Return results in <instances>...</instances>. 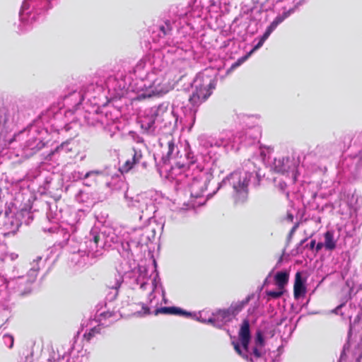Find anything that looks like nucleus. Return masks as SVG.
Returning <instances> with one entry per match:
<instances>
[{"instance_id":"72a5a7b5","label":"nucleus","mask_w":362,"mask_h":362,"mask_svg":"<svg viewBox=\"0 0 362 362\" xmlns=\"http://www.w3.org/2000/svg\"><path fill=\"white\" fill-rule=\"evenodd\" d=\"M357 176L358 178H362V166L358 168Z\"/></svg>"},{"instance_id":"f3484780","label":"nucleus","mask_w":362,"mask_h":362,"mask_svg":"<svg viewBox=\"0 0 362 362\" xmlns=\"http://www.w3.org/2000/svg\"><path fill=\"white\" fill-rule=\"evenodd\" d=\"M324 246L328 250H332L336 247V240L332 231L328 230L325 233Z\"/></svg>"},{"instance_id":"20e7f679","label":"nucleus","mask_w":362,"mask_h":362,"mask_svg":"<svg viewBox=\"0 0 362 362\" xmlns=\"http://www.w3.org/2000/svg\"><path fill=\"white\" fill-rule=\"evenodd\" d=\"M239 340L241 344V346L239 342L233 341L236 352L242 356L243 358H247V354H250L253 356L250 360L252 362H257V361L262 356L263 351L262 348L264 345V340L262 334L260 332H257L255 339V346L252 348V353L249 351V342L250 340V325L247 320H245L241 325L239 331Z\"/></svg>"},{"instance_id":"ddd939ff","label":"nucleus","mask_w":362,"mask_h":362,"mask_svg":"<svg viewBox=\"0 0 362 362\" xmlns=\"http://www.w3.org/2000/svg\"><path fill=\"white\" fill-rule=\"evenodd\" d=\"M30 4H33L34 8L41 9L45 8L49 3L47 0H25L20 11V18L22 21H24V13L29 8Z\"/></svg>"},{"instance_id":"6e6552de","label":"nucleus","mask_w":362,"mask_h":362,"mask_svg":"<svg viewBox=\"0 0 362 362\" xmlns=\"http://www.w3.org/2000/svg\"><path fill=\"white\" fill-rule=\"evenodd\" d=\"M197 139L199 146L205 149L213 147L233 148L235 144L242 142L240 136H235L230 131H223L217 137L203 134L199 135Z\"/></svg>"},{"instance_id":"9d476101","label":"nucleus","mask_w":362,"mask_h":362,"mask_svg":"<svg viewBox=\"0 0 362 362\" xmlns=\"http://www.w3.org/2000/svg\"><path fill=\"white\" fill-rule=\"evenodd\" d=\"M243 305V304H240L235 309L231 307L228 310H218L209 317V322L216 327H221L226 322L230 321L238 311L242 309Z\"/></svg>"},{"instance_id":"a878e982","label":"nucleus","mask_w":362,"mask_h":362,"mask_svg":"<svg viewBox=\"0 0 362 362\" xmlns=\"http://www.w3.org/2000/svg\"><path fill=\"white\" fill-rule=\"evenodd\" d=\"M356 141L358 142V145L361 148V149L359 151L358 154L357 156L360 158H362V132L360 133L356 138Z\"/></svg>"},{"instance_id":"f8f14e48","label":"nucleus","mask_w":362,"mask_h":362,"mask_svg":"<svg viewBox=\"0 0 362 362\" xmlns=\"http://www.w3.org/2000/svg\"><path fill=\"white\" fill-rule=\"evenodd\" d=\"M103 234V242L105 243V247H110L113 244L121 242L122 238L117 234L116 230L112 228H105L100 232Z\"/></svg>"},{"instance_id":"423d86ee","label":"nucleus","mask_w":362,"mask_h":362,"mask_svg":"<svg viewBox=\"0 0 362 362\" xmlns=\"http://www.w3.org/2000/svg\"><path fill=\"white\" fill-rule=\"evenodd\" d=\"M252 173L244 170L234 171L223 180V184L228 183L233 189V197L235 202H243L248 193V185Z\"/></svg>"},{"instance_id":"9b49d317","label":"nucleus","mask_w":362,"mask_h":362,"mask_svg":"<svg viewBox=\"0 0 362 362\" xmlns=\"http://www.w3.org/2000/svg\"><path fill=\"white\" fill-rule=\"evenodd\" d=\"M296 9V6L284 11L282 14L278 15L269 25L264 35L261 37L259 42L254 47V48L251 50L248 55L251 54V53L260 48L263 45L265 40L271 35V33L276 28V27L280 23H281L285 19H286L288 16H290L292 13H293Z\"/></svg>"},{"instance_id":"e433bc0d","label":"nucleus","mask_w":362,"mask_h":362,"mask_svg":"<svg viewBox=\"0 0 362 362\" xmlns=\"http://www.w3.org/2000/svg\"><path fill=\"white\" fill-rule=\"evenodd\" d=\"M179 209L182 210V209H184V208L183 207H179Z\"/></svg>"},{"instance_id":"2f4dec72","label":"nucleus","mask_w":362,"mask_h":362,"mask_svg":"<svg viewBox=\"0 0 362 362\" xmlns=\"http://www.w3.org/2000/svg\"><path fill=\"white\" fill-rule=\"evenodd\" d=\"M122 281V276L120 275H119L118 278L116 279V283L115 284V285L112 286L111 287L112 288L117 289L120 286Z\"/></svg>"},{"instance_id":"0eeeda50","label":"nucleus","mask_w":362,"mask_h":362,"mask_svg":"<svg viewBox=\"0 0 362 362\" xmlns=\"http://www.w3.org/2000/svg\"><path fill=\"white\" fill-rule=\"evenodd\" d=\"M173 111L169 109V104L163 103L146 110L140 119L141 127L146 131L151 132L154 129L156 122L162 123L170 119Z\"/></svg>"},{"instance_id":"7ed1b4c3","label":"nucleus","mask_w":362,"mask_h":362,"mask_svg":"<svg viewBox=\"0 0 362 362\" xmlns=\"http://www.w3.org/2000/svg\"><path fill=\"white\" fill-rule=\"evenodd\" d=\"M137 93V100L160 95L170 90L168 82L160 71L148 73L145 78L136 81L133 89Z\"/></svg>"},{"instance_id":"2eb2a0df","label":"nucleus","mask_w":362,"mask_h":362,"mask_svg":"<svg viewBox=\"0 0 362 362\" xmlns=\"http://www.w3.org/2000/svg\"><path fill=\"white\" fill-rule=\"evenodd\" d=\"M288 158H275L273 163V168L276 172L284 173L286 172L289 168L288 166Z\"/></svg>"},{"instance_id":"4be33fe9","label":"nucleus","mask_w":362,"mask_h":362,"mask_svg":"<svg viewBox=\"0 0 362 362\" xmlns=\"http://www.w3.org/2000/svg\"><path fill=\"white\" fill-rule=\"evenodd\" d=\"M133 151H134V154L132 156V160H134V162L136 164L139 163L143 157L141 151L134 148V149H133Z\"/></svg>"},{"instance_id":"4468645a","label":"nucleus","mask_w":362,"mask_h":362,"mask_svg":"<svg viewBox=\"0 0 362 362\" xmlns=\"http://www.w3.org/2000/svg\"><path fill=\"white\" fill-rule=\"evenodd\" d=\"M305 286L304 281L301 278L300 272H297L295 277L294 283V296L296 298H298L300 296L305 293Z\"/></svg>"},{"instance_id":"f257e3e1","label":"nucleus","mask_w":362,"mask_h":362,"mask_svg":"<svg viewBox=\"0 0 362 362\" xmlns=\"http://www.w3.org/2000/svg\"><path fill=\"white\" fill-rule=\"evenodd\" d=\"M171 175L175 176L177 190L189 189L192 200L189 203H184V206L194 208L204 204L206 199L204 197L210 175L204 171L203 168L191 161L187 168L173 167Z\"/></svg>"},{"instance_id":"b1692460","label":"nucleus","mask_w":362,"mask_h":362,"mask_svg":"<svg viewBox=\"0 0 362 362\" xmlns=\"http://www.w3.org/2000/svg\"><path fill=\"white\" fill-rule=\"evenodd\" d=\"M5 344L9 348L13 345V337L10 334H5L3 337Z\"/></svg>"},{"instance_id":"f704fd0d","label":"nucleus","mask_w":362,"mask_h":362,"mask_svg":"<svg viewBox=\"0 0 362 362\" xmlns=\"http://www.w3.org/2000/svg\"><path fill=\"white\" fill-rule=\"evenodd\" d=\"M75 174H77V176H74V177H76L78 179H85L86 177H84V175H83L82 173L78 172V173H75Z\"/></svg>"},{"instance_id":"7c9ffc66","label":"nucleus","mask_w":362,"mask_h":362,"mask_svg":"<svg viewBox=\"0 0 362 362\" xmlns=\"http://www.w3.org/2000/svg\"><path fill=\"white\" fill-rule=\"evenodd\" d=\"M175 149V144L173 141L168 142V155L169 156H172L173 154V151Z\"/></svg>"},{"instance_id":"39448f33","label":"nucleus","mask_w":362,"mask_h":362,"mask_svg":"<svg viewBox=\"0 0 362 362\" xmlns=\"http://www.w3.org/2000/svg\"><path fill=\"white\" fill-rule=\"evenodd\" d=\"M215 74L212 69H206L199 73L193 82V91L189 98L192 105H198L204 102L215 88Z\"/></svg>"},{"instance_id":"f03ea898","label":"nucleus","mask_w":362,"mask_h":362,"mask_svg":"<svg viewBox=\"0 0 362 362\" xmlns=\"http://www.w3.org/2000/svg\"><path fill=\"white\" fill-rule=\"evenodd\" d=\"M136 273L138 274L136 281L137 284L140 285L142 289H150L152 291L148 296V303L150 307L156 308L155 314H175L182 315H189L190 314L175 307H164L158 308V305L162 304L165 300V291L160 282L158 274L156 268V261L153 260V263L146 265H139L137 268Z\"/></svg>"},{"instance_id":"c756f323","label":"nucleus","mask_w":362,"mask_h":362,"mask_svg":"<svg viewBox=\"0 0 362 362\" xmlns=\"http://www.w3.org/2000/svg\"><path fill=\"white\" fill-rule=\"evenodd\" d=\"M7 288V281L6 279L3 276H0V292L4 289Z\"/></svg>"},{"instance_id":"5701e85b","label":"nucleus","mask_w":362,"mask_h":362,"mask_svg":"<svg viewBox=\"0 0 362 362\" xmlns=\"http://www.w3.org/2000/svg\"><path fill=\"white\" fill-rule=\"evenodd\" d=\"M100 330V327H93L90 329V331L88 333H86L84 334V337L90 340L95 335V334L99 333Z\"/></svg>"},{"instance_id":"1a4fd4ad","label":"nucleus","mask_w":362,"mask_h":362,"mask_svg":"<svg viewBox=\"0 0 362 362\" xmlns=\"http://www.w3.org/2000/svg\"><path fill=\"white\" fill-rule=\"evenodd\" d=\"M103 234L97 229H93L85 242L86 250H78L79 253L86 254L88 257H98L103 255V250L105 247V243L103 242Z\"/></svg>"},{"instance_id":"c9c22d12","label":"nucleus","mask_w":362,"mask_h":362,"mask_svg":"<svg viewBox=\"0 0 362 362\" xmlns=\"http://www.w3.org/2000/svg\"><path fill=\"white\" fill-rule=\"evenodd\" d=\"M316 245V243H315V240H312L310 243V249H314Z\"/></svg>"},{"instance_id":"aec40b11","label":"nucleus","mask_w":362,"mask_h":362,"mask_svg":"<svg viewBox=\"0 0 362 362\" xmlns=\"http://www.w3.org/2000/svg\"><path fill=\"white\" fill-rule=\"evenodd\" d=\"M136 163L134 162V160L132 159H129L126 160L124 164L120 167V171L124 173L129 172L135 165Z\"/></svg>"},{"instance_id":"c85d7f7f","label":"nucleus","mask_w":362,"mask_h":362,"mask_svg":"<svg viewBox=\"0 0 362 362\" xmlns=\"http://www.w3.org/2000/svg\"><path fill=\"white\" fill-rule=\"evenodd\" d=\"M142 310L141 311H139L137 313L138 315H147L150 312H149V308L146 307V305H144V304H142Z\"/></svg>"},{"instance_id":"412c9836","label":"nucleus","mask_w":362,"mask_h":362,"mask_svg":"<svg viewBox=\"0 0 362 362\" xmlns=\"http://www.w3.org/2000/svg\"><path fill=\"white\" fill-rule=\"evenodd\" d=\"M266 293L267 296L272 298H278L283 295L284 290L278 288L277 291H267Z\"/></svg>"},{"instance_id":"a211bd4d","label":"nucleus","mask_w":362,"mask_h":362,"mask_svg":"<svg viewBox=\"0 0 362 362\" xmlns=\"http://www.w3.org/2000/svg\"><path fill=\"white\" fill-rule=\"evenodd\" d=\"M76 228L71 225V226H69L68 227L66 228H61L58 233L59 234H62L63 235V243L64 244H66V242L69 240L70 236H71V233H73L76 231Z\"/></svg>"},{"instance_id":"393cba45","label":"nucleus","mask_w":362,"mask_h":362,"mask_svg":"<svg viewBox=\"0 0 362 362\" xmlns=\"http://www.w3.org/2000/svg\"><path fill=\"white\" fill-rule=\"evenodd\" d=\"M207 313H208L206 311L199 312L198 316L197 317V320L202 322L209 323V317H206Z\"/></svg>"},{"instance_id":"bb28decb","label":"nucleus","mask_w":362,"mask_h":362,"mask_svg":"<svg viewBox=\"0 0 362 362\" xmlns=\"http://www.w3.org/2000/svg\"><path fill=\"white\" fill-rule=\"evenodd\" d=\"M101 174H102V172L100 170H91V171L87 172L84 175V177H89L91 176H98Z\"/></svg>"},{"instance_id":"473e14b6","label":"nucleus","mask_w":362,"mask_h":362,"mask_svg":"<svg viewBox=\"0 0 362 362\" xmlns=\"http://www.w3.org/2000/svg\"><path fill=\"white\" fill-rule=\"evenodd\" d=\"M324 246V243H318L316 245H315V249H316V251H319L320 250L322 247Z\"/></svg>"},{"instance_id":"dca6fc26","label":"nucleus","mask_w":362,"mask_h":362,"mask_svg":"<svg viewBox=\"0 0 362 362\" xmlns=\"http://www.w3.org/2000/svg\"><path fill=\"white\" fill-rule=\"evenodd\" d=\"M289 274L286 271L279 272L275 275V282L278 288L283 289L287 284L288 281Z\"/></svg>"},{"instance_id":"cd10ccee","label":"nucleus","mask_w":362,"mask_h":362,"mask_svg":"<svg viewBox=\"0 0 362 362\" xmlns=\"http://www.w3.org/2000/svg\"><path fill=\"white\" fill-rule=\"evenodd\" d=\"M248 57V55L247 56H245L244 57H242L241 59H238V62H236L235 63H234L232 66H231V69H233L236 67H238V66H240L243 62H244L247 58Z\"/></svg>"},{"instance_id":"6ab92c4d","label":"nucleus","mask_w":362,"mask_h":362,"mask_svg":"<svg viewBox=\"0 0 362 362\" xmlns=\"http://www.w3.org/2000/svg\"><path fill=\"white\" fill-rule=\"evenodd\" d=\"M41 257H38L37 258L36 260H34L33 262V267L30 269V272H28V277H29V281L30 282H33L35 279H36V276H37V271L39 269V267H36V264H35V262H38V261H40L41 260Z\"/></svg>"}]
</instances>
